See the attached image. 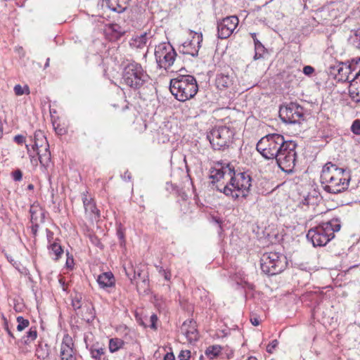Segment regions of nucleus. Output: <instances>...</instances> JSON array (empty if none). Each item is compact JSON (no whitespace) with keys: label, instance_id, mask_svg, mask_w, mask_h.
I'll list each match as a JSON object with an SVG mask.
<instances>
[{"label":"nucleus","instance_id":"nucleus-1","mask_svg":"<svg viewBox=\"0 0 360 360\" xmlns=\"http://www.w3.org/2000/svg\"><path fill=\"white\" fill-rule=\"evenodd\" d=\"M351 180L350 170L338 167L331 162L323 167L321 183L323 190L331 194H338L348 189Z\"/></svg>","mask_w":360,"mask_h":360},{"label":"nucleus","instance_id":"nucleus-2","mask_svg":"<svg viewBox=\"0 0 360 360\" xmlns=\"http://www.w3.org/2000/svg\"><path fill=\"white\" fill-rule=\"evenodd\" d=\"M341 222L338 218L322 222L318 226L310 229L307 234V238L316 246H325L335 237V232L339 231Z\"/></svg>","mask_w":360,"mask_h":360},{"label":"nucleus","instance_id":"nucleus-3","mask_svg":"<svg viewBox=\"0 0 360 360\" xmlns=\"http://www.w3.org/2000/svg\"><path fill=\"white\" fill-rule=\"evenodd\" d=\"M169 89L177 100L184 102L194 97L198 86L193 76L180 75L170 80Z\"/></svg>","mask_w":360,"mask_h":360},{"label":"nucleus","instance_id":"nucleus-4","mask_svg":"<svg viewBox=\"0 0 360 360\" xmlns=\"http://www.w3.org/2000/svg\"><path fill=\"white\" fill-rule=\"evenodd\" d=\"M251 181L252 178L247 172H236L233 169L229 183L224 186L223 189L218 190L227 196H231L234 200L240 196L245 198L249 194Z\"/></svg>","mask_w":360,"mask_h":360},{"label":"nucleus","instance_id":"nucleus-5","mask_svg":"<svg viewBox=\"0 0 360 360\" xmlns=\"http://www.w3.org/2000/svg\"><path fill=\"white\" fill-rule=\"evenodd\" d=\"M150 77L142 65L135 61L124 66L122 80L124 84L134 90H138L148 82Z\"/></svg>","mask_w":360,"mask_h":360},{"label":"nucleus","instance_id":"nucleus-6","mask_svg":"<svg viewBox=\"0 0 360 360\" xmlns=\"http://www.w3.org/2000/svg\"><path fill=\"white\" fill-rule=\"evenodd\" d=\"M234 135L233 128L219 126L207 132V139L214 150H225L233 143Z\"/></svg>","mask_w":360,"mask_h":360},{"label":"nucleus","instance_id":"nucleus-7","mask_svg":"<svg viewBox=\"0 0 360 360\" xmlns=\"http://www.w3.org/2000/svg\"><path fill=\"white\" fill-rule=\"evenodd\" d=\"M297 143L293 141H284L275 158L278 166L285 173L290 174L293 172L297 161Z\"/></svg>","mask_w":360,"mask_h":360},{"label":"nucleus","instance_id":"nucleus-8","mask_svg":"<svg viewBox=\"0 0 360 360\" xmlns=\"http://www.w3.org/2000/svg\"><path fill=\"white\" fill-rule=\"evenodd\" d=\"M287 264V258L277 252H265L260 258L262 271L268 276L281 273L286 268Z\"/></svg>","mask_w":360,"mask_h":360},{"label":"nucleus","instance_id":"nucleus-9","mask_svg":"<svg viewBox=\"0 0 360 360\" xmlns=\"http://www.w3.org/2000/svg\"><path fill=\"white\" fill-rule=\"evenodd\" d=\"M283 136L278 134H271L262 137L257 143V150L267 160L275 159L284 143Z\"/></svg>","mask_w":360,"mask_h":360},{"label":"nucleus","instance_id":"nucleus-10","mask_svg":"<svg viewBox=\"0 0 360 360\" xmlns=\"http://www.w3.org/2000/svg\"><path fill=\"white\" fill-rule=\"evenodd\" d=\"M155 56L158 67L167 70L174 64L176 53L169 42H162L155 46Z\"/></svg>","mask_w":360,"mask_h":360},{"label":"nucleus","instance_id":"nucleus-11","mask_svg":"<svg viewBox=\"0 0 360 360\" xmlns=\"http://www.w3.org/2000/svg\"><path fill=\"white\" fill-rule=\"evenodd\" d=\"M279 117L287 124L300 123L304 120V108L297 103L290 102L280 106Z\"/></svg>","mask_w":360,"mask_h":360},{"label":"nucleus","instance_id":"nucleus-12","mask_svg":"<svg viewBox=\"0 0 360 360\" xmlns=\"http://www.w3.org/2000/svg\"><path fill=\"white\" fill-rule=\"evenodd\" d=\"M238 25V18L235 16H229L224 18L217 24V34L220 39H227L233 32Z\"/></svg>","mask_w":360,"mask_h":360},{"label":"nucleus","instance_id":"nucleus-13","mask_svg":"<svg viewBox=\"0 0 360 360\" xmlns=\"http://www.w3.org/2000/svg\"><path fill=\"white\" fill-rule=\"evenodd\" d=\"M202 41V34L193 32L192 39L185 41L182 44V49L180 51H181L184 54H188L193 57H196L198 55V51L201 47Z\"/></svg>","mask_w":360,"mask_h":360},{"label":"nucleus","instance_id":"nucleus-14","mask_svg":"<svg viewBox=\"0 0 360 360\" xmlns=\"http://www.w3.org/2000/svg\"><path fill=\"white\" fill-rule=\"evenodd\" d=\"M60 357L61 360H76V350L74 343L69 335H65L60 345Z\"/></svg>","mask_w":360,"mask_h":360},{"label":"nucleus","instance_id":"nucleus-15","mask_svg":"<svg viewBox=\"0 0 360 360\" xmlns=\"http://www.w3.org/2000/svg\"><path fill=\"white\" fill-rule=\"evenodd\" d=\"M125 274L127 277L132 281L134 279L140 278L141 282L140 285L144 289L148 288L149 285V279L148 275H143V271L141 267L136 266L134 269L133 266L127 269L124 267Z\"/></svg>","mask_w":360,"mask_h":360},{"label":"nucleus","instance_id":"nucleus-16","mask_svg":"<svg viewBox=\"0 0 360 360\" xmlns=\"http://www.w3.org/2000/svg\"><path fill=\"white\" fill-rule=\"evenodd\" d=\"M181 330L190 342H195L198 340L196 323L192 320L185 321L181 327Z\"/></svg>","mask_w":360,"mask_h":360},{"label":"nucleus","instance_id":"nucleus-17","mask_svg":"<svg viewBox=\"0 0 360 360\" xmlns=\"http://www.w3.org/2000/svg\"><path fill=\"white\" fill-rule=\"evenodd\" d=\"M82 202L85 210V214L92 220H97L100 217L99 210L92 198L87 196L86 193H82Z\"/></svg>","mask_w":360,"mask_h":360},{"label":"nucleus","instance_id":"nucleus-18","mask_svg":"<svg viewBox=\"0 0 360 360\" xmlns=\"http://www.w3.org/2000/svg\"><path fill=\"white\" fill-rule=\"evenodd\" d=\"M333 69L337 71L336 77L338 81L345 82L349 81L350 75L354 68H352V65H347L345 63H340L336 67H333Z\"/></svg>","mask_w":360,"mask_h":360},{"label":"nucleus","instance_id":"nucleus-19","mask_svg":"<svg viewBox=\"0 0 360 360\" xmlns=\"http://www.w3.org/2000/svg\"><path fill=\"white\" fill-rule=\"evenodd\" d=\"M232 172H233V167L226 164L225 167H221L220 169L211 168L210 178L213 180V182L218 181L226 174L231 176Z\"/></svg>","mask_w":360,"mask_h":360},{"label":"nucleus","instance_id":"nucleus-20","mask_svg":"<svg viewBox=\"0 0 360 360\" xmlns=\"http://www.w3.org/2000/svg\"><path fill=\"white\" fill-rule=\"evenodd\" d=\"M30 213V221L32 224H39L44 222L46 212L39 205H35L34 204L31 205Z\"/></svg>","mask_w":360,"mask_h":360},{"label":"nucleus","instance_id":"nucleus-21","mask_svg":"<svg viewBox=\"0 0 360 360\" xmlns=\"http://www.w3.org/2000/svg\"><path fill=\"white\" fill-rule=\"evenodd\" d=\"M97 282L101 288L112 287L115 284V277L111 271L104 272L97 278Z\"/></svg>","mask_w":360,"mask_h":360},{"label":"nucleus","instance_id":"nucleus-22","mask_svg":"<svg viewBox=\"0 0 360 360\" xmlns=\"http://www.w3.org/2000/svg\"><path fill=\"white\" fill-rule=\"evenodd\" d=\"M215 82L217 89L224 90L233 85V77L228 74L220 73L217 75Z\"/></svg>","mask_w":360,"mask_h":360},{"label":"nucleus","instance_id":"nucleus-23","mask_svg":"<svg viewBox=\"0 0 360 360\" xmlns=\"http://www.w3.org/2000/svg\"><path fill=\"white\" fill-rule=\"evenodd\" d=\"M349 83V94L350 98L356 103L360 102V80L352 79Z\"/></svg>","mask_w":360,"mask_h":360},{"label":"nucleus","instance_id":"nucleus-24","mask_svg":"<svg viewBox=\"0 0 360 360\" xmlns=\"http://www.w3.org/2000/svg\"><path fill=\"white\" fill-rule=\"evenodd\" d=\"M44 145L45 148L49 147L44 132L41 130H37L34 134V145L32 146V149L35 151L39 150V148L42 147Z\"/></svg>","mask_w":360,"mask_h":360},{"label":"nucleus","instance_id":"nucleus-25","mask_svg":"<svg viewBox=\"0 0 360 360\" xmlns=\"http://www.w3.org/2000/svg\"><path fill=\"white\" fill-rule=\"evenodd\" d=\"M106 1L110 10L122 13L127 9L129 0H106Z\"/></svg>","mask_w":360,"mask_h":360},{"label":"nucleus","instance_id":"nucleus-26","mask_svg":"<svg viewBox=\"0 0 360 360\" xmlns=\"http://www.w3.org/2000/svg\"><path fill=\"white\" fill-rule=\"evenodd\" d=\"M250 35L253 39L255 45V55L253 58L256 60L263 57L266 49L262 42L257 39V34L255 32L250 33Z\"/></svg>","mask_w":360,"mask_h":360},{"label":"nucleus","instance_id":"nucleus-27","mask_svg":"<svg viewBox=\"0 0 360 360\" xmlns=\"http://www.w3.org/2000/svg\"><path fill=\"white\" fill-rule=\"evenodd\" d=\"M50 347L44 342H39L36 349V356L41 360H49Z\"/></svg>","mask_w":360,"mask_h":360},{"label":"nucleus","instance_id":"nucleus-28","mask_svg":"<svg viewBox=\"0 0 360 360\" xmlns=\"http://www.w3.org/2000/svg\"><path fill=\"white\" fill-rule=\"evenodd\" d=\"M37 153L39 156V160L42 167L44 168H48L50 166L51 155V152L49 150V147H46L44 149V153H41V150H37Z\"/></svg>","mask_w":360,"mask_h":360},{"label":"nucleus","instance_id":"nucleus-29","mask_svg":"<svg viewBox=\"0 0 360 360\" xmlns=\"http://www.w3.org/2000/svg\"><path fill=\"white\" fill-rule=\"evenodd\" d=\"M60 240L56 238L51 244L49 245V254L55 256L54 259L58 260L63 254V249L60 244Z\"/></svg>","mask_w":360,"mask_h":360},{"label":"nucleus","instance_id":"nucleus-30","mask_svg":"<svg viewBox=\"0 0 360 360\" xmlns=\"http://www.w3.org/2000/svg\"><path fill=\"white\" fill-rule=\"evenodd\" d=\"M124 341L120 338H111L109 340V350L111 353H115L122 349L124 345Z\"/></svg>","mask_w":360,"mask_h":360},{"label":"nucleus","instance_id":"nucleus-31","mask_svg":"<svg viewBox=\"0 0 360 360\" xmlns=\"http://www.w3.org/2000/svg\"><path fill=\"white\" fill-rule=\"evenodd\" d=\"M221 347L218 345L208 347L205 350V354L210 359H213L219 356L221 351Z\"/></svg>","mask_w":360,"mask_h":360},{"label":"nucleus","instance_id":"nucleus-32","mask_svg":"<svg viewBox=\"0 0 360 360\" xmlns=\"http://www.w3.org/2000/svg\"><path fill=\"white\" fill-rule=\"evenodd\" d=\"M37 337V332L35 328H30L29 331L27 332L26 335L22 338V342L28 345L31 342L34 341Z\"/></svg>","mask_w":360,"mask_h":360},{"label":"nucleus","instance_id":"nucleus-33","mask_svg":"<svg viewBox=\"0 0 360 360\" xmlns=\"http://www.w3.org/2000/svg\"><path fill=\"white\" fill-rule=\"evenodd\" d=\"M90 352L92 358L97 360H108L104 356V349L102 347L100 348H94L93 347L90 349Z\"/></svg>","mask_w":360,"mask_h":360},{"label":"nucleus","instance_id":"nucleus-34","mask_svg":"<svg viewBox=\"0 0 360 360\" xmlns=\"http://www.w3.org/2000/svg\"><path fill=\"white\" fill-rule=\"evenodd\" d=\"M349 41L354 48L360 49V29L350 36Z\"/></svg>","mask_w":360,"mask_h":360},{"label":"nucleus","instance_id":"nucleus-35","mask_svg":"<svg viewBox=\"0 0 360 360\" xmlns=\"http://www.w3.org/2000/svg\"><path fill=\"white\" fill-rule=\"evenodd\" d=\"M16 320L18 322L17 330L18 331H22L29 326V321L27 319H24L22 316H18Z\"/></svg>","mask_w":360,"mask_h":360},{"label":"nucleus","instance_id":"nucleus-36","mask_svg":"<svg viewBox=\"0 0 360 360\" xmlns=\"http://www.w3.org/2000/svg\"><path fill=\"white\" fill-rule=\"evenodd\" d=\"M82 298L81 294H76L75 297L72 298V307L75 311L82 307Z\"/></svg>","mask_w":360,"mask_h":360},{"label":"nucleus","instance_id":"nucleus-37","mask_svg":"<svg viewBox=\"0 0 360 360\" xmlns=\"http://www.w3.org/2000/svg\"><path fill=\"white\" fill-rule=\"evenodd\" d=\"M14 92L15 95L17 96H22L24 94H30V89L28 86L25 85V87H22L20 84H16L14 86Z\"/></svg>","mask_w":360,"mask_h":360},{"label":"nucleus","instance_id":"nucleus-38","mask_svg":"<svg viewBox=\"0 0 360 360\" xmlns=\"http://www.w3.org/2000/svg\"><path fill=\"white\" fill-rule=\"evenodd\" d=\"M89 238L90 241H91V243L94 245L99 248L100 249H103V245L101 243L100 239L98 238L97 236H96L95 234H91H91L89 235Z\"/></svg>","mask_w":360,"mask_h":360},{"label":"nucleus","instance_id":"nucleus-39","mask_svg":"<svg viewBox=\"0 0 360 360\" xmlns=\"http://www.w3.org/2000/svg\"><path fill=\"white\" fill-rule=\"evenodd\" d=\"M156 268L159 272V274L160 275H162V276H164L165 279L166 281H169L170 278H171V272L167 270V269H165L162 266H156Z\"/></svg>","mask_w":360,"mask_h":360},{"label":"nucleus","instance_id":"nucleus-40","mask_svg":"<svg viewBox=\"0 0 360 360\" xmlns=\"http://www.w3.org/2000/svg\"><path fill=\"white\" fill-rule=\"evenodd\" d=\"M351 131L356 135H360V120H355L351 127Z\"/></svg>","mask_w":360,"mask_h":360},{"label":"nucleus","instance_id":"nucleus-41","mask_svg":"<svg viewBox=\"0 0 360 360\" xmlns=\"http://www.w3.org/2000/svg\"><path fill=\"white\" fill-rule=\"evenodd\" d=\"M148 38L146 33L141 34V36L136 39V41L138 43L137 46L141 47L146 45L148 41Z\"/></svg>","mask_w":360,"mask_h":360},{"label":"nucleus","instance_id":"nucleus-42","mask_svg":"<svg viewBox=\"0 0 360 360\" xmlns=\"http://www.w3.org/2000/svg\"><path fill=\"white\" fill-rule=\"evenodd\" d=\"M191 358V352L189 350H182L178 356L179 360H189Z\"/></svg>","mask_w":360,"mask_h":360},{"label":"nucleus","instance_id":"nucleus-43","mask_svg":"<svg viewBox=\"0 0 360 360\" xmlns=\"http://www.w3.org/2000/svg\"><path fill=\"white\" fill-rule=\"evenodd\" d=\"M11 175H12V177L14 181H20L22 177V172H21L20 169H18L15 170L14 172H13Z\"/></svg>","mask_w":360,"mask_h":360},{"label":"nucleus","instance_id":"nucleus-44","mask_svg":"<svg viewBox=\"0 0 360 360\" xmlns=\"http://www.w3.org/2000/svg\"><path fill=\"white\" fill-rule=\"evenodd\" d=\"M314 68L310 65H306L303 68V73L305 75L309 76L314 72Z\"/></svg>","mask_w":360,"mask_h":360},{"label":"nucleus","instance_id":"nucleus-45","mask_svg":"<svg viewBox=\"0 0 360 360\" xmlns=\"http://www.w3.org/2000/svg\"><path fill=\"white\" fill-rule=\"evenodd\" d=\"M278 345V341L276 340H274L268 346L266 347V351L269 353H271L273 349H274Z\"/></svg>","mask_w":360,"mask_h":360},{"label":"nucleus","instance_id":"nucleus-46","mask_svg":"<svg viewBox=\"0 0 360 360\" xmlns=\"http://www.w3.org/2000/svg\"><path fill=\"white\" fill-rule=\"evenodd\" d=\"M157 321H158L157 316L155 314H152L150 316V322H151L150 328L152 329H154V330L157 329V326H156Z\"/></svg>","mask_w":360,"mask_h":360},{"label":"nucleus","instance_id":"nucleus-47","mask_svg":"<svg viewBox=\"0 0 360 360\" xmlns=\"http://www.w3.org/2000/svg\"><path fill=\"white\" fill-rule=\"evenodd\" d=\"M117 236L120 240V244L124 243V233L120 228L117 230Z\"/></svg>","mask_w":360,"mask_h":360},{"label":"nucleus","instance_id":"nucleus-48","mask_svg":"<svg viewBox=\"0 0 360 360\" xmlns=\"http://www.w3.org/2000/svg\"><path fill=\"white\" fill-rule=\"evenodd\" d=\"M14 141L18 144H22L25 141V137L20 134L16 135L14 137Z\"/></svg>","mask_w":360,"mask_h":360},{"label":"nucleus","instance_id":"nucleus-49","mask_svg":"<svg viewBox=\"0 0 360 360\" xmlns=\"http://www.w3.org/2000/svg\"><path fill=\"white\" fill-rule=\"evenodd\" d=\"M46 238H47V240L50 244H51L54 240H53V233L50 231L49 229H46Z\"/></svg>","mask_w":360,"mask_h":360},{"label":"nucleus","instance_id":"nucleus-50","mask_svg":"<svg viewBox=\"0 0 360 360\" xmlns=\"http://www.w3.org/2000/svg\"><path fill=\"white\" fill-rule=\"evenodd\" d=\"M32 224V227H31L32 233L34 235V236H36L37 234V231H38L39 225V224Z\"/></svg>","mask_w":360,"mask_h":360},{"label":"nucleus","instance_id":"nucleus-51","mask_svg":"<svg viewBox=\"0 0 360 360\" xmlns=\"http://www.w3.org/2000/svg\"><path fill=\"white\" fill-rule=\"evenodd\" d=\"M122 178L123 180L124 181H131V173L129 172V171H126L123 175H122Z\"/></svg>","mask_w":360,"mask_h":360},{"label":"nucleus","instance_id":"nucleus-52","mask_svg":"<svg viewBox=\"0 0 360 360\" xmlns=\"http://www.w3.org/2000/svg\"><path fill=\"white\" fill-rule=\"evenodd\" d=\"M164 360H175L174 354L172 352H167L164 356Z\"/></svg>","mask_w":360,"mask_h":360},{"label":"nucleus","instance_id":"nucleus-53","mask_svg":"<svg viewBox=\"0 0 360 360\" xmlns=\"http://www.w3.org/2000/svg\"><path fill=\"white\" fill-rule=\"evenodd\" d=\"M250 321H251L252 324L255 326L259 325V323H260V321H259V318H257V317H252L250 319Z\"/></svg>","mask_w":360,"mask_h":360},{"label":"nucleus","instance_id":"nucleus-54","mask_svg":"<svg viewBox=\"0 0 360 360\" xmlns=\"http://www.w3.org/2000/svg\"><path fill=\"white\" fill-rule=\"evenodd\" d=\"M5 330H6L8 335L11 337L14 338L13 333L11 331V330L8 328L7 322L5 323Z\"/></svg>","mask_w":360,"mask_h":360},{"label":"nucleus","instance_id":"nucleus-55","mask_svg":"<svg viewBox=\"0 0 360 360\" xmlns=\"http://www.w3.org/2000/svg\"><path fill=\"white\" fill-rule=\"evenodd\" d=\"M73 264V259L72 258H68L66 261V266L67 267L70 268L72 266Z\"/></svg>","mask_w":360,"mask_h":360},{"label":"nucleus","instance_id":"nucleus-56","mask_svg":"<svg viewBox=\"0 0 360 360\" xmlns=\"http://www.w3.org/2000/svg\"><path fill=\"white\" fill-rule=\"evenodd\" d=\"M26 148L27 150V153L30 158H33V155L31 153V150L30 149L29 145H26Z\"/></svg>","mask_w":360,"mask_h":360},{"label":"nucleus","instance_id":"nucleus-57","mask_svg":"<svg viewBox=\"0 0 360 360\" xmlns=\"http://www.w3.org/2000/svg\"><path fill=\"white\" fill-rule=\"evenodd\" d=\"M49 61H50V58H48L46 59V63H45V65H44V68H48V67L49 66Z\"/></svg>","mask_w":360,"mask_h":360},{"label":"nucleus","instance_id":"nucleus-58","mask_svg":"<svg viewBox=\"0 0 360 360\" xmlns=\"http://www.w3.org/2000/svg\"><path fill=\"white\" fill-rule=\"evenodd\" d=\"M21 274H27L28 270L26 268H23L22 271H20Z\"/></svg>","mask_w":360,"mask_h":360},{"label":"nucleus","instance_id":"nucleus-59","mask_svg":"<svg viewBox=\"0 0 360 360\" xmlns=\"http://www.w3.org/2000/svg\"><path fill=\"white\" fill-rule=\"evenodd\" d=\"M34 188V186L33 184H30L27 186V189L28 190H32Z\"/></svg>","mask_w":360,"mask_h":360},{"label":"nucleus","instance_id":"nucleus-60","mask_svg":"<svg viewBox=\"0 0 360 360\" xmlns=\"http://www.w3.org/2000/svg\"><path fill=\"white\" fill-rule=\"evenodd\" d=\"M359 61H360V58H358L357 60H355V59L352 60V62H355V65H357Z\"/></svg>","mask_w":360,"mask_h":360},{"label":"nucleus","instance_id":"nucleus-61","mask_svg":"<svg viewBox=\"0 0 360 360\" xmlns=\"http://www.w3.org/2000/svg\"><path fill=\"white\" fill-rule=\"evenodd\" d=\"M248 288L251 290H253L254 289V285L253 284H249L248 285Z\"/></svg>","mask_w":360,"mask_h":360},{"label":"nucleus","instance_id":"nucleus-62","mask_svg":"<svg viewBox=\"0 0 360 360\" xmlns=\"http://www.w3.org/2000/svg\"><path fill=\"white\" fill-rule=\"evenodd\" d=\"M248 360H257V359L254 356H250V357H248Z\"/></svg>","mask_w":360,"mask_h":360},{"label":"nucleus","instance_id":"nucleus-63","mask_svg":"<svg viewBox=\"0 0 360 360\" xmlns=\"http://www.w3.org/2000/svg\"><path fill=\"white\" fill-rule=\"evenodd\" d=\"M3 134V131H2V129L0 127V138L1 137Z\"/></svg>","mask_w":360,"mask_h":360},{"label":"nucleus","instance_id":"nucleus-64","mask_svg":"<svg viewBox=\"0 0 360 360\" xmlns=\"http://www.w3.org/2000/svg\"><path fill=\"white\" fill-rule=\"evenodd\" d=\"M60 281V283H61L63 284V285H64V283H63V282H62V280H61V279H60V281Z\"/></svg>","mask_w":360,"mask_h":360}]
</instances>
